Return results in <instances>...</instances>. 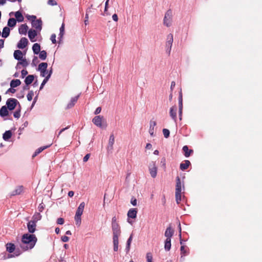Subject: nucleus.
<instances>
[{
    "instance_id": "1",
    "label": "nucleus",
    "mask_w": 262,
    "mask_h": 262,
    "mask_svg": "<svg viewBox=\"0 0 262 262\" xmlns=\"http://www.w3.org/2000/svg\"><path fill=\"white\" fill-rule=\"evenodd\" d=\"M37 241V238L34 234L25 233L22 236L20 247L24 251L31 250L34 248Z\"/></svg>"
},
{
    "instance_id": "2",
    "label": "nucleus",
    "mask_w": 262,
    "mask_h": 262,
    "mask_svg": "<svg viewBox=\"0 0 262 262\" xmlns=\"http://www.w3.org/2000/svg\"><path fill=\"white\" fill-rule=\"evenodd\" d=\"M182 190H184V184L181 182L180 178L179 177L176 178V201L177 204H179L181 201V194Z\"/></svg>"
},
{
    "instance_id": "3",
    "label": "nucleus",
    "mask_w": 262,
    "mask_h": 262,
    "mask_svg": "<svg viewBox=\"0 0 262 262\" xmlns=\"http://www.w3.org/2000/svg\"><path fill=\"white\" fill-rule=\"evenodd\" d=\"M28 20L31 21L32 26L35 28L38 31H40L42 29V20L40 18L36 19V16L35 15H28L27 16Z\"/></svg>"
},
{
    "instance_id": "4",
    "label": "nucleus",
    "mask_w": 262,
    "mask_h": 262,
    "mask_svg": "<svg viewBox=\"0 0 262 262\" xmlns=\"http://www.w3.org/2000/svg\"><path fill=\"white\" fill-rule=\"evenodd\" d=\"M93 123L97 127L102 128H105L107 127V123L103 119V117L100 115L95 116L92 120Z\"/></svg>"
},
{
    "instance_id": "5",
    "label": "nucleus",
    "mask_w": 262,
    "mask_h": 262,
    "mask_svg": "<svg viewBox=\"0 0 262 262\" xmlns=\"http://www.w3.org/2000/svg\"><path fill=\"white\" fill-rule=\"evenodd\" d=\"M172 21V12L171 9L168 10L165 14L163 19V24L167 27L171 26Z\"/></svg>"
},
{
    "instance_id": "6",
    "label": "nucleus",
    "mask_w": 262,
    "mask_h": 262,
    "mask_svg": "<svg viewBox=\"0 0 262 262\" xmlns=\"http://www.w3.org/2000/svg\"><path fill=\"white\" fill-rule=\"evenodd\" d=\"M17 104L18 105V107H20L19 102L15 98H9L6 101V107L9 111L13 110L16 107Z\"/></svg>"
},
{
    "instance_id": "7",
    "label": "nucleus",
    "mask_w": 262,
    "mask_h": 262,
    "mask_svg": "<svg viewBox=\"0 0 262 262\" xmlns=\"http://www.w3.org/2000/svg\"><path fill=\"white\" fill-rule=\"evenodd\" d=\"M173 41V35L171 33H169L167 35L165 43L166 52L168 55L170 54Z\"/></svg>"
},
{
    "instance_id": "8",
    "label": "nucleus",
    "mask_w": 262,
    "mask_h": 262,
    "mask_svg": "<svg viewBox=\"0 0 262 262\" xmlns=\"http://www.w3.org/2000/svg\"><path fill=\"white\" fill-rule=\"evenodd\" d=\"M148 169L151 177L152 178H156L157 174V167L156 164V162L151 161L149 163Z\"/></svg>"
},
{
    "instance_id": "9",
    "label": "nucleus",
    "mask_w": 262,
    "mask_h": 262,
    "mask_svg": "<svg viewBox=\"0 0 262 262\" xmlns=\"http://www.w3.org/2000/svg\"><path fill=\"white\" fill-rule=\"evenodd\" d=\"M113 236L119 237L121 234L120 228L118 223L112 224Z\"/></svg>"
},
{
    "instance_id": "10",
    "label": "nucleus",
    "mask_w": 262,
    "mask_h": 262,
    "mask_svg": "<svg viewBox=\"0 0 262 262\" xmlns=\"http://www.w3.org/2000/svg\"><path fill=\"white\" fill-rule=\"evenodd\" d=\"M36 223L30 221L27 223V229L29 233L33 234L36 231Z\"/></svg>"
},
{
    "instance_id": "11",
    "label": "nucleus",
    "mask_w": 262,
    "mask_h": 262,
    "mask_svg": "<svg viewBox=\"0 0 262 262\" xmlns=\"http://www.w3.org/2000/svg\"><path fill=\"white\" fill-rule=\"evenodd\" d=\"M28 40L26 37H22L17 43V47L19 49H23L28 45Z\"/></svg>"
},
{
    "instance_id": "12",
    "label": "nucleus",
    "mask_w": 262,
    "mask_h": 262,
    "mask_svg": "<svg viewBox=\"0 0 262 262\" xmlns=\"http://www.w3.org/2000/svg\"><path fill=\"white\" fill-rule=\"evenodd\" d=\"M79 97V95H78L74 97H72L70 101L67 104L66 109H70V108H72V107H73L74 106V105L75 104V103H76V102L77 101Z\"/></svg>"
},
{
    "instance_id": "13",
    "label": "nucleus",
    "mask_w": 262,
    "mask_h": 262,
    "mask_svg": "<svg viewBox=\"0 0 262 262\" xmlns=\"http://www.w3.org/2000/svg\"><path fill=\"white\" fill-rule=\"evenodd\" d=\"M23 190L24 187L23 186H18L11 192L10 196L19 195L21 193V192L23 191Z\"/></svg>"
},
{
    "instance_id": "14",
    "label": "nucleus",
    "mask_w": 262,
    "mask_h": 262,
    "mask_svg": "<svg viewBox=\"0 0 262 262\" xmlns=\"http://www.w3.org/2000/svg\"><path fill=\"white\" fill-rule=\"evenodd\" d=\"M37 31L35 30L30 29L28 31V37L32 42H34L36 41L35 39H34V38L37 36Z\"/></svg>"
},
{
    "instance_id": "15",
    "label": "nucleus",
    "mask_w": 262,
    "mask_h": 262,
    "mask_svg": "<svg viewBox=\"0 0 262 262\" xmlns=\"http://www.w3.org/2000/svg\"><path fill=\"white\" fill-rule=\"evenodd\" d=\"M174 233V230L171 228L170 226L167 227L164 233L165 236L166 238L171 239Z\"/></svg>"
},
{
    "instance_id": "16",
    "label": "nucleus",
    "mask_w": 262,
    "mask_h": 262,
    "mask_svg": "<svg viewBox=\"0 0 262 262\" xmlns=\"http://www.w3.org/2000/svg\"><path fill=\"white\" fill-rule=\"evenodd\" d=\"M170 116L172 119L176 123L177 122V108L174 106H172L170 108Z\"/></svg>"
},
{
    "instance_id": "17",
    "label": "nucleus",
    "mask_w": 262,
    "mask_h": 262,
    "mask_svg": "<svg viewBox=\"0 0 262 262\" xmlns=\"http://www.w3.org/2000/svg\"><path fill=\"white\" fill-rule=\"evenodd\" d=\"M115 142V137L113 134H112L110 136L108 146H107V150H112L113 149V145Z\"/></svg>"
},
{
    "instance_id": "18",
    "label": "nucleus",
    "mask_w": 262,
    "mask_h": 262,
    "mask_svg": "<svg viewBox=\"0 0 262 262\" xmlns=\"http://www.w3.org/2000/svg\"><path fill=\"white\" fill-rule=\"evenodd\" d=\"M137 211L136 208L130 209L127 212L128 218L135 219L137 216Z\"/></svg>"
},
{
    "instance_id": "19",
    "label": "nucleus",
    "mask_w": 262,
    "mask_h": 262,
    "mask_svg": "<svg viewBox=\"0 0 262 262\" xmlns=\"http://www.w3.org/2000/svg\"><path fill=\"white\" fill-rule=\"evenodd\" d=\"M28 29V26L26 24H23L19 27L18 29L19 33L21 35H26L27 34Z\"/></svg>"
},
{
    "instance_id": "20",
    "label": "nucleus",
    "mask_w": 262,
    "mask_h": 262,
    "mask_svg": "<svg viewBox=\"0 0 262 262\" xmlns=\"http://www.w3.org/2000/svg\"><path fill=\"white\" fill-rule=\"evenodd\" d=\"M149 124V133L151 136H154V128L157 124L156 122L155 121L150 120Z\"/></svg>"
},
{
    "instance_id": "21",
    "label": "nucleus",
    "mask_w": 262,
    "mask_h": 262,
    "mask_svg": "<svg viewBox=\"0 0 262 262\" xmlns=\"http://www.w3.org/2000/svg\"><path fill=\"white\" fill-rule=\"evenodd\" d=\"M84 206H85L84 202H82L80 204L79 206H78V207L76 210V214H77V216L81 215L82 214L83 210L84 208Z\"/></svg>"
},
{
    "instance_id": "22",
    "label": "nucleus",
    "mask_w": 262,
    "mask_h": 262,
    "mask_svg": "<svg viewBox=\"0 0 262 262\" xmlns=\"http://www.w3.org/2000/svg\"><path fill=\"white\" fill-rule=\"evenodd\" d=\"M9 115L8 109L6 106H3L0 109V116L2 117L7 116Z\"/></svg>"
},
{
    "instance_id": "23",
    "label": "nucleus",
    "mask_w": 262,
    "mask_h": 262,
    "mask_svg": "<svg viewBox=\"0 0 262 262\" xmlns=\"http://www.w3.org/2000/svg\"><path fill=\"white\" fill-rule=\"evenodd\" d=\"M19 61L17 63V65L16 66V69H18L19 68V66L21 65L23 67H26L28 66L29 63L27 62L26 59L25 58H21V60H19Z\"/></svg>"
},
{
    "instance_id": "24",
    "label": "nucleus",
    "mask_w": 262,
    "mask_h": 262,
    "mask_svg": "<svg viewBox=\"0 0 262 262\" xmlns=\"http://www.w3.org/2000/svg\"><path fill=\"white\" fill-rule=\"evenodd\" d=\"M190 165V162L189 160H185L184 163H181L180 165V168L182 170L187 169Z\"/></svg>"
},
{
    "instance_id": "25",
    "label": "nucleus",
    "mask_w": 262,
    "mask_h": 262,
    "mask_svg": "<svg viewBox=\"0 0 262 262\" xmlns=\"http://www.w3.org/2000/svg\"><path fill=\"white\" fill-rule=\"evenodd\" d=\"M183 150L184 152V156L185 157H189L191 154L193 153V151L192 149H189L187 145H185L183 147Z\"/></svg>"
},
{
    "instance_id": "26",
    "label": "nucleus",
    "mask_w": 262,
    "mask_h": 262,
    "mask_svg": "<svg viewBox=\"0 0 262 262\" xmlns=\"http://www.w3.org/2000/svg\"><path fill=\"white\" fill-rule=\"evenodd\" d=\"M13 56L15 59L20 60L23 57V53L20 50H15L14 52Z\"/></svg>"
},
{
    "instance_id": "27",
    "label": "nucleus",
    "mask_w": 262,
    "mask_h": 262,
    "mask_svg": "<svg viewBox=\"0 0 262 262\" xmlns=\"http://www.w3.org/2000/svg\"><path fill=\"white\" fill-rule=\"evenodd\" d=\"M41 215L39 212H36L33 215L32 217L31 221H33V222L37 223V222L40 221L41 219Z\"/></svg>"
},
{
    "instance_id": "28",
    "label": "nucleus",
    "mask_w": 262,
    "mask_h": 262,
    "mask_svg": "<svg viewBox=\"0 0 262 262\" xmlns=\"http://www.w3.org/2000/svg\"><path fill=\"white\" fill-rule=\"evenodd\" d=\"M119 237H113V249L114 251L118 250Z\"/></svg>"
},
{
    "instance_id": "29",
    "label": "nucleus",
    "mask_w": 262,
    "mask_h": 262,
    "mask_svg": "<svg viewBox=\"0 0 262 262\" xmlns=\"http://www.w3.org/2000/svg\"><path fill=\"white\" fill-rule=\"evenodd\" d=\"M10 30L9 27H5L3 29L2 36L4 38L8 37L10 35Z\"/></svg>"
},
{
    "instance_id": "30",
    "label": "nucleus",
    "mask_w": 262,
    "mask_h": 262,
    "mask_svg": "<svg viewBox=\"0 0 262 262\" xmlns=\"http://www.w3.org/2000/svg\"><path fill=\"white\" fill-rule=\"evenodd\" d=\"M34 76L33 75H29L27 76L25 79V83L27 85H29L33 81Z\"/></svg>"
},
{
    "instance_id": "31",
    "label": "nucleus",
    "mask_w": 262,
    "mask_h": 262,
    "mask_svg": "<svg viewBox=\"0 0 262 262\" xmlns=\"http://www.w3.org/2000/svg\"><path fill=\"white\" fill-rule=\"evenodd\" d=\"M14 15L16 18V20L18 22H22L24 20V18L19 11H16Z\"/></svg>"
},
{
    "instance_id": "32",
    "label": "nucleus",
    "mask_w": 262,
    "mask_h": 262,
    "mask_svg": "<svg viewBox=\"0 0 262 262\" xmlns=\"http://www.w3.org/2000/svg\"><path fill=\"white\" fill-rule=\"evenodd\" d=\"M6 249L8 252L11 253L15 251V246L14 244L12 243H8L6 245Z\"/></svg>"
},
{
    "instance_id": "33",
    "label": "nucleus",
    "mask_w": 262,
    "mask_h": 262,
    "mask_svg": "<svg viewBox=\"0 0 262 262\" xmlns=\"http://www.w3.org/2000/svg\"><path fill=\"white\" fill-rule=\"evenodd\" d=\"M32 50L34 54H38L40 51V46L39 44L35 43L33 45Z\"/></svg>"
},
{
    "instance_id": "34",
    "label": "nucleus",
    "mask_w": 262,
    "mask_h": 262,
    "mask_svg": "<svg viewBox=\"0 0 262 262\" xmlns=\"http://www.w3.org/2000/svg\"><path fill=\"white\" fill-rule=\"evenodd\" d=\"M48 63L47 62H41L38 65V70L40 72L46 71L47 70Z\"/></svg>"
},
{
    "instance_id": "35",
    "label": "nucleus",
    "mask_w": 262,
    "mask_h": 262,
    "mask_svg": "<svg viewBox=\"0 0 262 262\" xmlns=\"http://www.w3.org/2000/svg\"><path fill=\"white\" fill-rule=\"evenodd\" d=\"M12 135L11 130H7L3 134V138L5 141H8L11 138Z\"/></svg>"
},
{
    "instance_id": "36",
    "label": "nucleus",
    "mask_w": 262,
    "mask_h": 262,
    "mask_svg": "<svg viewBox=\"0 0 262 262\" xmlns=\"http://www.w3.org/2000/svg\"><path fill=\"white\" fill-rule=\"evenodd\" d=\"M171 248V239L166 238L164 243V249L165 251H169Z\"/></svg>"
},
{
    "instance_id": "37",
    "label": "nucleus",
    "mask_w": 262,
    "mask_h": 262,
    "mask_svg": "<svg viewBox=\"0 0 262 262\" xmlns=\"http://www.w3.org/2000/svg\"><path fill=\"white\" fill-rule=\"evenodd\" d=\"M50 146H51V144L49 145H47V146H42V147H40L38 148L35 151L34 154L33 155V157H34L36 156L37 155H38L41 151H42L44 149L48 148Z\"/></svg>"
},
{
    "instance_id": "38",
    "label": "nucleus",
    "mask_w": 262,
    "mask_h": 262,
    "mask_svg": "<svg viewBox=\"0 0 262 262\" xmlns=\"http://www.w3.org/2000/svg\"><path fill=\"white\" fill-rule=\"evenodd\" d=\"M21 84V81L19 79H13L10 82V86L11 88H16Z\"/></svg>"
},
{
    "instance_id": "39",
    "label": "nucleus",
    "mask_w": 262,
    "mask_h": 262,
    "mask_svg": "<svg viewBox=\"0 0 262 262\" xmlns=\"http://www.w3.org/2000/svg\"><path fill=\"white\" fill-rule=\"evenodd\" d=\"M64 25L63 23H62L61 26L60 27L59 29V33L58 35V38L60 40H61L62 39L63 36L64 35Z\"/></svg>"
},
{
    "instance_id": "40",
    "label": "nucleus",
    "mask_w": 262,
    "mask_h": 262,
    "mask_svg": "<svg viewBox=\"0 0 262 262\" xmlns=\"http://www.w3.org/2000/svg\"><path fill=\"white\" fill-rule=\"evenodd\" d=\"M16 24V20L14 18H10L8 19V26L10 27H14Z\"/></svg>"
},
{
    "instance_id": "41",
    "label": "nucleus",
    "mask_w": 262,
    "mask_h": 262,
    "mask_svg": "<svg viewBox=\"0 0 262 262\" xmlns=\"http://www.w3.org/2000/svg\"><path fill=\"white\" fill-rule=\"evenodd\" d=\"M39 57L42 60H45L47 58V52L45 50H42L39 53Z\"/></svg>"
},
{
    "instance_id": "42",
    "label": "nucleus",
    "mask_w": 262,
    "mask_h": 262,
    "mask_svg": "<svg viewBox=\"0 0 262 262\" xmlns=\"http://www.w3.org/2000/svg\"><path fill=\"white\" fill-rule=\"evenodd\" d=\"M20 110L21 107H19L13 113V116L14 118L18 119L20 118Z\"/></svg>"
},
{
    "instance_id": "43",
    "label": "nucleus",
    "mask_w": 262,
    "mask_h": 262,
    "mask_svg": "<svg viewBox=\"0 0 262 262\" xmlns=\"http://www.w3.org/2000/svg\"><path fill=\"white\" fill-rule=\"evenodd\" d=\"M179 108H183V98L181 92L179 93Z\"/></svg>"
},
{
    "instance_id": "44",
    "label": "nucleus",
    "mask_w": 262,
    "mask_h": 262,
    "mask_svg": "<svg viewBox=\"0 0 262 262\" xmlns=\"http://www.w3.org/2000/svg\"><path fill=\"white\" fill-rule=\"evenodd\" d=\"M34 96V92L33 91H30L27 95V98L28 101H30L32 100L33 96Z\"/></svg>"
},
{
    "instance_id": "45",
    "label": "nucleus",
    "mask_w": 262,
    "mask_h": 262,
    "mask_svg": "<svg viewBox=\"0 0 262 262\" xmlns=\"http://www.w3.org/2000/svg\"><path fill=\"white\" fill-rule=\"evenodd\" d=\"M81 215H78L77 214H75V221L76 222V224L77 225H79L81 224Z\"/></svg>"
},
{
    "instance_id": "46",
    "label": "nucleus",
    "mask_w": 262,
    "mask_h": 262,
    "mask_svg": "<svg viewBox=\"0 0 262 262\" xmlns=\"http://www.w3.org/2000/svg\"><path fill=\"white\" fill-rule=\"evenodd\" d=\"M163 133L165 138H167L169 137L170 132L168 129L164 128Z\"/></svg>"
},
{
    "instance_id": "47",
    "label": "nucleus",
    "mask_w": 262,
    "mask_h": 262,
    "mask_svg": "<svg viewBox=\"0 0 262 262\" xmlns=\"http://www.w3.org/2000/svg\"><path fill=\"white\" fill-rule=\"evenodd\" d=\"M180 250H181V253L182 254L181 257L183 256V255H187L188 254L187 251L186 249H185L184 246H182L181 247Z\"/></svg>"
},
{
    "instance_id": "48",
    "label": "nucleus",
    "mask_w": 262,
    "mask_h": 262,
    "mask_svg": "<svg viewBox=\"0 0 262 262\" xmlns=\"http://www.w3.org/2000/svg\"><path fill=\"white\" fill-rule=\"evenodd\" d=\"M14 254H10V255H9L8 256V257L9 258H10V257H14V256H19L20 254V252H19V250H15L14 251Z\"/></svg>"
},
{
    "instance_id": "49",
    "label": "nucleus",
    "mask_w": 262,
    "mask_h": 262,
    "mask_svg": "<svg viewBox=\"0 0 262 262\" xmlns=\"http://www.w3.org/2000/svg\"><path fill=\"white\" fill-rule=\"evenodd\" d=\"M146 259L147 262H151L152 260V256L150 253H147L146 254Z\"/></svg>"
},
{
    "instance_id": "50",
    "label": "nucleus",
    "mask_w": 262,
    "mask_h": 262,
    "mask_svg": "<svg viewBox=\"0 0 262 262\" xmlns=\"http://www.w3.org/2000/svg\"><path fill=\"white\" fill-rule=\"evenodd\" d=\"M48 80H49L48 79L45 78V79L43 80V81L40 86V88H39L40 90H41V89H43L44 85L46 84V83L48 82Z\"/></svg>"
},
{
    "instance_id": "51",
    "label": "nucleus",
    "mask_w": 262,
    "mask_h": 262,
    "mask_svg": "<svg viewBox=\"0 0 262 262\" xmlns=\"http://www.w3.org/2000/svg\"><path fill=\"white\" fill-rule=\"evenodd\" d=\"M56 34H52L51 36L50 39L53 43H55L56 42Z\"/></svg>"
},
{
    "instance_id": "52",
    "label": "nucleus",
    "mask_w": 262,
    "mask_h": 262,
    "mask_svg": "<svg viewBox=\"0 0 262 262\" xmlns=\"http://www.w3.org/2000/svg\"><path fill=\"white\" fill-rule=\"evenodd\" d=\"M48 4L51 6H55L57 5V3L55 0H48Z\"/></svg>"
},
{
    "instance_id": "53",
    "label": "nucleus",
    "mask_w": 262,
    "mask_h": 262,
    "mask_svg": "<svg viewBox=\"0 0 262 262\" xmlns=\"http://www.w3.org/2000/svg\"><path fill=\"white\" fill-rule=\"evenodd\" d=\"M64 223V219L63 218L60 217L57 219V224L59 225H62Z\"/></svg>"
},
{
    "instance_id": "54",
    "label": "nucleus",
    "mask_w": 262,
    "mask_h": 262,
    "mask_svg": "<svg viewBox=\"0 0 262 262\" xmlns=\"http://www.w3.org/2000/svg\"><path fill=\"white\" fill-rule=\"evenodd\" d=\"M21 78H24L27 74L28 71L26 70H23L21 71Z\"/></svg>"
},
{
    "instance_id": "55",
    "label": "nucleus",
    "mask_w": 262,
    "mask_h": 262,
    "mask_svg": "<svg viewBox=\"0 0 262 262\" xmlns=\"http://www.w3.org/2000/svg\"><path fill=\"white\" fill-rule=\"evenodd\" d=\"M52 74V69L51 68L50 71H47V75L46 76L45 78L49 79L51 76Z\"/></svg>"
},
{
    "instance_id": "56",
    "label": "nucleus",
    "mask_w": 262,
    "mask_h": 262,
    "mask_svg": "<svg viewBox=\"0 0 262 262\" xmlns=\"http://www.w3.org/2000/svg\"><path fill=\"white\" fill-rule=\"evenodd\" d=\"M44 206H45V205L42 203L40 204L38 207V209L39 211L42 212L44 209Z\"/></svg>"
},
{
    "instance_id": "57",
    "label": "nucleus",
    "mask_w": 262,
    "mask_h": 262,
    "mask_svg": "<svg viewBox=\"0 0 262 262\" xmlns=\"http://www.w3.org/2000/svg\"><path fill=\"white\" fill-rule=\"evenodd\" d=\"M61 240L63 242H67L69 240V237L64 235L61 237Z\"/></svg>"
},
{
    "instance_id": "58",
    "label": "nucleus",
    "mask_w": 262,
    "mask_h": 262,
    "mask_svg": "<svg viewBox=\"0 0 262 262\" xmlns=\"http://www.w3.org/2000/svg\"><path fill=\"white\" fill-rule=\"evenodd\" d=\"M132 239H133V234H132L130 235L129 237L128 238V239L127 241V242H126V244L130 245L132 241Z\"/></svg>"
},
{
    "instance_id": "59",
    "label": "nucleus",
    "mask_w": 262,
    "mask_h": 262,
    "mask_svg": "<svg viewBox=\"0 0 262 262\" xmlns=\"http://www.w3.org/2000/svg\"><path fill=\"white\" fill-rule=\"evenodd\" d=\"M130 203L134 206L137 205V200L135 198H132Z\"/></svg>"
},
{
    "instance_id": "60",
    "label": "nucleus",
    "mask_w": 262,
    "mask_h": 262,
    "mask_svg": "<svg viewBox=\"0 0 262 262\" xmlns=\"http://www.w3.org/2000/svg\"><path fill=\"white\" fill-rule=\"evenodd\" d=\"M90 157V154H86L83 158V161L84 162H86V161H88V160H89V158Z\"/></svg>"
},
{
    "instance_id": "61",
    "label": "nucleus",
    "mask_w": 262,
    "mask_h": 262,
    "mask_svg": "<svg viewBox=\"0 0 262 262\" xmlns=\"http://www.w3.org/2000/svg\"><path fill=\"white\" fill-rule=\"evenodd\" d=\"M70 126H68L67 127H65V128H63L62 129H61L59 132L58 133V135H57V137H58L63 132H64V130L68 129L69 128Z\"/></svg>"
},
{
    "instance_id": "62",
    "label": "nucleus",
    "mask_w": 262,
    "mask_h": 262,
    "mask_svg": "<svg viewBox=\"0 0 262 262\" xmlns=\"http://www.w3.org/2000/svg\"><path fill=\"white\" fill-rule=\"evenodd\" d=\"M101 107H98L96 109L95 111L94 112V114H95V115H98V114H99L101 112Z\"/></svg>"
},
{
    "instance_id": "63",
    "label": "nucleus",
    "mask_w": 262,
    "mask_h": 262,
    "mask_svg": "<svg viewBox=\"0 0 262 262\" xmlns=\"http://www.w3.org/2000/svg\"><path fill=\"white\" fill-rule=\"evenodd\" d=\"M16 90L14 89V88H10L7 91V93L10 92L12 93H14L15 92Z\"/></svg>"
},
{
    "instance_id": "64",
    "label": "nucleus",
    "mask_w": 262,
    "mask_h": 262,
    "mask_svg": "<svg viewBox=\"0 0 262 262\" xmlns=\"http://www.w3.org/2000/svg\"><path fill=\"white\" fill-rule=\"evenodd\" d=\"M47 75V70L46 71L40 72V76L42 77H46Z\"/></svg>"
}]
</instances>
